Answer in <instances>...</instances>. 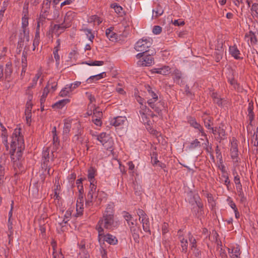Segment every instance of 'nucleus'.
Returning <instances> with one entry per match:
<instances>
[{"label": "nucleus", "mask_w": 258, "mask_h": 258, "mask_svg": "<svg viewBox=\"0 0 258 258\" xmlns=\"http://www.w3.org/2000/svg\"><path fill=\"white\" fill-rule=\"evenodd\" d=\"M8 134L7 132H2L1 135V138L2 143L4 145L7 150H9V143L8 141Z\"/></svg>", "instance_id": "nucleus-37"}, {"label": "nucleus", "mask_w": 258, "mask_h": 258, "mask_svg": "<svg viewBox=\"0 0 258 258\" xmlns=\"http://www.w3.org/2000/svg\"><path fill=\"white\" fill-rule=\"evenodd\" d=\"M230 155L233 165L235 167L239 166L240 159L239 157V151L238 149V141L235 138H233L230 147Z\"/></svg>", "instance_id": "nucleus-8"}, {"label": "nucleus", "mask_w": 258, "mask_h": 258, "mask_svg": "<svg viewBox=\"0 0 258 258\" xmlns=\"http://www.w3.org/2000/svg\"><path fill=\"white\" fill-rule=\"evenodd\" d=\"M141 220L142 223L143 230L146 232L150 233V222L148 217H144Z\"/></svg>", "instance_id": "nucleus-28"}, {"label": "nucleus", "mask_w": 258, "mask_h": 258, "mask_svg": "<svg viewBox=\"0 0 258 258\" xmlns=\"http://www.w3.org/2000/svg\"><path fill=\"white\" fill-rule=\"evenodd\" d=\"M217 134L218 135V138L220 140H224L226 137V132L224 128V125L221 124L218 128H217Z\"/></svg>", "instance_id": "nucleus-35"}, {"label": "nucleus", "mask_w": 258, "mask_h": 258, "mask_svg": "<svg viewBox=\"0 0 258 258\" xmlns=\"http://www.w3.org/2000/svg\"><path fill=\"white\" fill-rule=\"evenodd\" d=\"M137 215L139 216V220L144 218V217H146L148 216L145 213V212L142 209H139L137 212Z\"/></svg>", "instance_id": "nucleus-57"}, {"label": "nucleus", "mask_w": 258, "mask_h": 258, "mask_svg": "<svg viewBox=\"0 0 258 258\" xmlns=\"http://www.w3.org/2000/svg\"><path fill=\"white\" fill-rule=\"evenodd\" d=\"M187 195L189 197V203L193 205L196 204L197 207L201 210L203 208V204L201 201V199L198 193L193 192L190 191L188 192Z\"/></svg>", "instance_id": "nucleus-13"}, {"label": "nucleus", "mask_w": 258, "mask_h": 258, "mask_svg": "<svg viewBox=\"0 0 258 258\" xmlns=\"http://www.w3.org/2000/svg\"><path fill=\"white\" fill-rule=\"evenodd\" d=\"M162 31V28L160 26H155L152 30V32L154 34H159Z\"/></svg>", "instance_id": "nucleus-61"}, {"label": "nucleus", "mask_w": 258, "mask_h": 258, "mask_svg": "<svg viewBox=\"0 0 258 258\" xmlns=\"http://www.w3.org/2000/svg\"><path fill=\"white\" fill-rule=\"evenodd\" d=\"M153 43V40L149 37H144L139 39L135 45V49L137 51L146 53L148 51L149 48Z\"/></svg>", "instance_id": "nucleus-7"}, {"label": "nucleus", "mask_w": 258, "mask_h": 258, "mask_svg": "<svg viewBox=\"0 0 258 258\" xmlns=\"http://www.w3.org/2000/svg\"><path fill=\"white\" fill-rule=\"evenodd\" d=\"M245 37L248 38V41L249 40H250L251 44H255L257 42L255 35L251 31H250L248 34H246Z\"/></svg>", "instance_id": "nucleus-45"}, {"label": "nucleus", "mask_w": 258, "mask_h": 258, "mask_svg": "<svg viewBox=\"0 0 258 258\" xmlns=\"http://www.w3.org/2000/svg\"><path fill=\"white\" fill-rule=\"evenodd\" d=\"M115 227V222L114 219V211L113 205L109 204L107 206L103 213V217L99 220L96 226V229L98 233H102L103 228L107 229H113ZM101 234H100V235Z\"/></svg>", "instance_id": "nucleus-2"}, {"label": "nucleus", "mask_w": 258, "mask_h": 258, "mask_svg": "<svg viewBox=\"0 0 258 258\" xmlns=\"http://www.w3.org/2000/svg\"><path fill=\"white\" fill-rule=\"evenodd\" d=\"M96 170L94 167H90L88 170V178L90 182H95V176L96 175Z\"/></svg>", "instance_id": "nucleus-33"}, {"label": "nucleus", "mask_w": 258, "mask_h": 258, "mask_svg": "<svg viewBox=\"0 0 258 258\" xmlns=\"http://www.w3.org/2000/svg\"><path fill=\"white\" fill-rule=\"evenodd\" d=\"M28 17L23 16L22 18V32L19 34V39L18 42V48H20L24 45L25 42L29 41V30L28 28Z\"/></svg>", "instance_id": "nucleus-5"}, {"label": "nucleus", "mask_w": 258, "mask_h": 258, "mask_svg": "<svg viewBox=\"0 0 258 258\" xmlns=\"http://www.w3.org/2000/svg\"><path fill=\"white\" fill-rule=\"evenodd\" d=\"M170 72V69L168 66H164L161 68H153L152 70V73H157L163 75H167Z\"/></svg>", "instance_id": "nucleus-20"}, {"label": "nucleus", "mask_w": 258, "mask_h": 258, "mask_svg": "<svg viewBox=\"0 0 258 258\" xmlns=\"http://www.w3.org/2000/svg\"><path fill=\"white\" fill-rule=\"evenodd\" d=\"M182 230H179L177 232L178 238L180 242V245L181 248V252L186 253L187 251L188 248V241L187 239L185 238L182 234Z\"/></svg>", "instance_id": "nucleus-15"}, {"label": "nucleus", "mask_w": 258, "mask_h": 258, "mask_svg": "<svg viewBox=\"0 0 258 258\" xmlns=\"http://www.w3.org/2000/svg\"><path fill=\"white\" fill-rule=\"evenodd\" d=\"M100 233H98V241L100 243L102 242H106L109 244L111 245H116L118 243V240L116 236L107 233L106 234H104V231L101 233V235H100Z\"/></svg>", "instance_id": "nucleus-10"}, {"label": "nucleus", "mask_w": 258, "mask_h": 258, "mask_svg": "<svg viewBox=\"0 0 258 258\" xmlns=\"http://www.w3.org/2000/svg\"><path fill=\"white\" fill-rule=\"evenodd\" d=\"M68 28L63 23L59 24H51L49 29V35L54 34L57 37L63 33L66 29Z\"/></svg>", "instance_id": "nucleus-11"}, {"label": "nucleus", "mask_w": 258, "mask_h": 258, "mask_svg": "<svg viewBox=\"0 0 258 258\" xmlns=\"http://www.w3.org/2000/svg\"><path fill=\"white\" fill-rule=\"evenodd\" d=\"M51 2V0H44L42 3L41 12L43 13L45 12L48 14H52L51 13H49Z\"/></svg>", "instance_id": "nucleus-29"}, {"label": "nucleus", "mask_w": 258, "mask_h": 258, "mask_svg": "<svg viewBox=\"0 0 258 258\" xmlns=\"http://www.w3.org/2000/svg\"><path fill=\"white\" fill-rule=\"evenodd\" d=\"M58 50H58L57 49H54L53 52V53L54 55V57L55 59L56 63H57V64H59V60H60V57L58 53Z\"/></svg>", "instance_id": "nucleus-63"}, {"label": "nucleus", "mask_w": 258, "mask_h": 258, "mask_svg": "<svg viewBox=\"0 0 258 258\" xmlns=\"http://www.w3.org/2000/svg\"><path fill=\"white\" fill-rule=\"evenodd\" d=\"M187 122L190 126L198 130L202 125L198 123L196 119L192 117H189L187 118Z\"/></svg>", "instance_id": "nucleus-38"}, {"label": "nucleus", "mask_w": 258, "mask_h": 258, "mask_svg": "<svg viewBox=\"0 0 258 258\" xmlns=\"http://www.w3.org/2000/svg\"><path fill=\"white\" fill-rule=\"evenodd\" d=\"M12 222L10 221V222L8 221V236L9 237V242L11 241L12 240L11 236L13 234V226H12Z\"/></svg>", "instance_id": "nucleus-51"}, {"label": "nucleus", "mask_w": 258, "mask_h": 258, "mask_svg": "<svg viewBox=\"0 0 258 258\" xmlns=\"http://www.w3.org/2000/svg\"><path fill=\"white\" fill-rule=\"evenodd\" d=\"M13 72L12 63L8 62L6 65L5 70V78L8 81H11V77Z\"/></svg>", "instance_id": "nucleus-22"}, {"label": "nucleus", "mask_w": 258, "mask_h": 258, "mask_svg": "<svg viewBox=\"0 0 258 258\" xmlns=\"http://www.w3.org/2000/svg\"><path fill=\"white\" fill-rule=\"evenodd\" d=\"M229 54L236 60H241L243 57L236 45L230 46L229 47Z\"/></svg>", "instance_id": "nucleus-18"}, {"label": "nucleus", "mask_w": 258, "mask_h": 258, "mask_svg": "<svg viewBox=\"0 0 258 258\" xmlns=\"http://www.w3.org/2000/svg\"><path fill=\"white\" fill-rule=\"evenodd\" d=\"M127 119L124 116H117L109 120L110 124L115 127H121L126 122Z\"/></svg>", "instance_id": "nucleus-16"}, {"label": "nucleus", "mask_w": 258, "mask_h": 258, "mask_svg": "<svg viewBox=\"0 0 258 258\" xmlns=\"http://www.w3.org/2000/svg\"><path fill=\"white\" fill-rule=\"evenodd\" d=\"M52 137H53V144L57 147L59 144V141L56 133V128L54 126L52 130Z\"/></svg>", "instance_id": "nucleus-39"}, {"label": "nucleus", "mask_w": 258, "mask_h": 258, "mask_svg": "<svg viewBox=\"0 0 258 258\" xmlns=\"http://www.w3.org/2000/svg\"><path fill=\"white\" fill-rule=\"evenodd\" d=\"M81 82L76 81L71 84L66 85V89H68V90L71 91L72 92L73 90H74V89L78 87L81 85Z\"/></svg>", "instance_id": "nucleus-47"}, {"label": "nucleus", "mask_w": 258, "mask_h": 258, "mask_svg": "<svg viewBox=\"0 0 258 258\" xmlns=\"http://www.w3.org/2000/svg\"><path fill=\"white\" fill-rule=\"evenodd\" d=\"M42 70L41 68H40L37 70V73L36 74L35 77L32 80V82H33V85H36L38 79L41 77L42 75Z\"/></svg>", "instance_id": "nucleus-50"}, {"label": "nucleus", "mask_w": 258, "mask_h": 258, "mask_svg": "<svg viewBox=\"0 0 258 258\" xmlns=\"http://www.w3.org/2000/svg\"><path fill=\"white\" fill-rule=\"evenodd\" d=\"M70 101L69 99H64L56 102L52 105L53 108L61 109L65 105L69 103Z\"/></svg>", "instance_id": "nucleus-32"}, {"label": "nucleus", "mask_w": 258, "mask_h": 258, "mask_svg": "<svg viewBox=\"0 0 258 258\" xmlns=\"http://www.w3.org/2000/svg\"><path fill=\"white\" fill-rule=\"evenodd\" d=\"M96 136V140L100 142L105 149L112 151L113 140L109 135L103 132Z\"/></svg>", "instance_id": "nucleus-9"}, {"label": "nucleus", "mask_w": 258, "mask_h": 258, "mask_svg": "<svg viewBox=\"0 0 258 258\" xmlns=\"http://www.w3.org/2000/svg\"><path fill=\"white\" fill-rule=\"evenodd\" d=\"M187 237L189 242V245L191 249H196L197 247V239L190 232L188 233Z\"/></svg>", "instance_id": "nucleus-27"}, {"label": "nucleus", "mask_w": 258, "mask_h": 258, "mask_svg": "<svg viewBox=\"0 0 258 258\" xmlns=\"http://www.w3.org/2000/svg\"><path fill=\"white\" fill-rule=\"evenodd\" d=\"M253 104L252 102H250L248 104L247 111H248V120L251 122L254 116V112L253 111Z\"/></svg>", "instance_id": "nucleus-34"}, {"label": "nucleus", "mask_w": 258, "mask_h": 258, "mask_svg": "<svg viewBox=\"0 0 258 258\" xmlns=\"http://www.w3.org/2000/svg\"><path fill=\"white\" fill-rule=\"evenodd\" d=\"M95 22H97V24L100 25L102 22V19L97 15H92L90 16L88 19V22L89 23H93Z\"/></svg>", "instance_id": "nucleus-44"}, {"label": "nucleus", "mask_w": 258, "mask_h": 258, "mask_svg": "<svg viewBox=\"0 0 258 258\" xmlns=\"http://www.w3.org/2000/svg\"><path fill=\"white\" fill-rule=\"evenodd\" d=\"M152 12V18H157L163 14L164 10L161 6L157 5L156 8L153 9Z\"/></svg>", "instance_id": "nucleus-26"}, {"label": "nucleus", "mask_w": 258, "mask_h": 258, "mask_svg": "<svg viewBox=\"0 0 258 258\" xmlns=\"http://www.w3.org/2000/svg\"><path fill=\"white\" fill-rule=\"evenodd\" d=\"M75 16L76 14L74 12L71 11L67 12L64 16L62 23L68 28L70 27Z\"/></svg>", "instance_id": "nucleus-17"}, {"label": "nucleus", "mask_w": 258, "mask_h": 258, "mask_svg": "<svg viewBox=\"0 0 258 258\" xmlns=\"http://www.w3.org/2000/svg\"><path fill=\"white\" fill-rule=\"evenodd\" d=\"M122 216L124 219L126 221L129 226L134 225V222L133 221V218L132 216L126 211L122 212Z\"/></svg>", "instance_id": "nucleus-31"}, {"label": "nucleus", "mask_w": 258, "mask_h": 258, "mask_svg": "<svg viewBox=\"0 0 258 258\" xmlns=\"http://www.w3.org/2000/svg\"><path fill=\"white\" fill-rule=\"evenodd\" d=\"M253 139L254 140L253 145L255 147L258 146V126L256 128L255 132H254Z\"/></svg>", "instance_id": "nucleus-56"}, {"label": "nucleus", "mask_w": 258, "mask_h": 258, "mask_svg": "<svg viewBox=\"0 0 258 258\" xmlns=\"http://www.w3.org/2000/svg\"><path fill=\"white\" fill-rule=\"evenodd\" d=\"M149 112H151V110L146 106H143L141 107V109L139 111L140 118L141 121L144 124L149 125L150 122L149 117L150 115Z\"/></svg>", "instance_id": "nucleus-12"}, {"label": "nucleus", "mask_w": 258, "mask_h": 258, "mask_svg": "<svg viewBox=\"0 0 258 258\" xmlns=\"http://www.w3.org/2000/svg\"><path fill=\"white\" fill-rule=\"evenodd\" d=\"M22 67H27V52L24 50L22 53Z\"/></svg>", "instance_id": "nucleus-53"}, {"label": "nucleus", "mask_w": 258, "mask_h": 258, "mask_svg": "<svg viewBox=\"0 0 258 258\" xmlns=\"http://www.w3.org/2000/svg\"><path fill=\"white\" fill-rule=\"evenodd\" d=\"M173 75V79L174 81L178 83L180 80L181 79L182 76V74L181 72L179 71L178 70H175Z\"/></svg>", "instance_id": "nucleus-52"}, {"label": "nucleus", "mask_w": 258, "mask_h": 258, "mask_svg": "<svg viewBox=\"0 0 258 258\" xmlns=\"http://www.w3.org/2000/svg\"><path fill=\"white\" fill-rule=\"evenodd\" d=\"M83 179L81 178L76 180V184L77 185V187L80 193V195L83 196L82 194L84 192V188L83 185L82 184V181Z\"/></svg>", "instance_id": "nucleus-48"}, {"label": "nucleus", "mask_w": 258, "mask_h": 258, "mask_svg": "<svg viewBox=\"0 0 258 258\" xmlns=\"http://www.w3.org/2000/svg\"><path fill=\"white\" fill-rule=\"evenodd\" d=\"M84 32H85L88 39L91 42H93V39L94 38V35L92 33V30L88 28H83L81 30Z\"/></svg>", "instance_id": "nucleus-42"}, {"label": "nucleus", "mask_w": 258, "mask_h": 258, "mask_svg": "<svg viewBox=\"0 0 258 258\" xmlns=\"http://www.w3.org/2000/svg\"><path fill=\"white\" fill-rule=\"evenodd\" d=\"M71 215H72V213H71V212L69 210H68L66 211V212L65 213L64 216H63V217L64 218V222H68L71 217Z\"/></svg>", "instance_id": "nucleus-64"}, {"label": "nucleus", "mask_w": 258, "mask_h": 258, "mask_svg": "<svg viewBox=\"0 0 258 258\" xmlns=\"http://www.w3.org/2000/svg\"><path fill=\"white\" fill-rule=\"evenodd\" d=\"M215 50L216 51L214 53L215 60L216 62H219L223 57L224 49H221L220 46V49L216 48Z\"/></svg>", "instance_id": "nucleus-36"}, {"label": "nucleus", "mask_w": 258, "mask_h": 258, "mask_svg": "<svg viewBox=\"0 0 258 258\" xmlns=\"http://www.w3.org/2000/svg\"><path fill=\"white\" fill-rule=\"evenodd\" d=\"M201 146L200 142L198 139H195L190 143L187 148L189 150H193L197 148L201 147Z\"/></svg>", "instance_id": "nucleus-43"}, {"label": "nucleus", "mask_w": 258, "mask_h": 258, "mask_svg": "<svg viewBox=\"0 0 258 258\" xmlns=\"http://www.w3.org/2000/svg\"><path fill=\"white\" fill-rule=\"evenodd\" d=\"M102 116V113L100 110L99 108L95 107L93 109V115L92 116H94V117H101Z\"/></svg>", "instance_id": "nucleus-54"}, {"label": "nucleus", "mask_w": 258, "mask_h": 258, "mask_svg": "<svg viewBox=\"0 0 258 258\" xmlns=\"http://www.w3.org/2000/svg\"><path fill=\"white\" fill-rule=\"evenodd\" d=\"M146 89L148 92L149 97L147 100V103L159 115L162 116V110L165 109L166 107L164 101L161 100L155 103L158 99L157 92H156L150 86H148Z\"/></svg>", "instance_id": "nucleus-3"}, {"label": "nucleus", "mask_w": 258, "mask_h": 258, "mask_svg": "<svg viewBox=\"0 0 258 258\" xmlns=\"http://www.w3.org/2000/svg\"><path fill=\"white\" fill-rule=\"evenodd\" d=\"M218 164V168L221 171L223 174L227 173L225 169V166L223 163V160L222 159L221 161L220 160H219Z\"/></svg>", "instance_id": "nucleus-58"}, {"label": "nucleus", "mask_w": 258, "mask_h": 258, "mask_svg": "<svg viewBox=\"0 0 258 258\" xmlns=\"http://www.w3.org/2000/svg\"><path fill=\"white\" fill-rule=\"evenodd\" d=\"M21 131L20 127H16L11 137L10 153L11 158L14 162L21 159L23 151L25 149L24 138Z\"/></svg>", "instance_id": "nucleus-1"}, {"label": "nucleus", "mask_w": 258, "mask_h": 258, "mask_svg": "<svg viewBox=\"0 0 258 258\" xmlns=\"http://www.w3.org/2000/svg\"><path fill=\"white\" fill-rule=\"evenodd\" d=\"M59 16V10L55 8L53 10L52 14H48L44 12H40V16L37 21V27L36 31V37L39 34V29L40 27H42L46 23V20H53L57 19Z\"/></svg>", "instance_id": "nucleus-4"}, {"label": "nucleus", "mask_w": 258, "mask_h": 258, "mask_svg": "<svg viewBox=\"0 0 258 258\" xmlns=\"http://www.w3.org/2000/svg\"><path fill=\"white\" fill-rule=\"evenodd\" d=\"M92 121L97 126H101L102 124L101 117H94V116H92Z\"/></svg>", "instance_id": "nucleus-59"}, {"label": "nucleus", "mask_w": 258, "mask_h": 258, "mask_svg": "<svg viewBox=\"0 0 258 258\" xmlns=\"http://www.w3.org/2000/svg\"><path fill=\"white\" fill-rule=\"evenodd\" d=\"M83 64H86L90 66H101L104 64L103 61L95 60L93 61H84Z\"/></svg>", "instance_id": "nucleus-46"}, {"label": "nucleus", "mask_w": 258, "mask_h": 258, "mask_svg": "<svg viewBox=\"0 0 258 258\" xmlns=\"http://www.w3.org/2000/svg\"><path fill=\"white\" fill-rule=\"evenodd\" d=\"M228 81L230 84V85L233 86V88L235 90H237L238 92L241 91L242 88L234 78H232L231 79H229Z\"/></svg>", "instance_id": "nucleus-41"}, {"label": "nucleus", "mask_w": 258, "mask_h": 258, "mask_svg": "<svg viewBox=\"0 0 258 258\" xmlns=\"http://www.w3.org/2000/svg\"><path fill=\"white\" fill-rule=\"evenodd\" d=\"M113 28L111 27L106 30L105 34L107 37L111 41L116 39V34L113 32Z\"/></svg>", "instance_id": "nucleus-30"}, {"label": "nucleus", "mask_w": 258, "mask_h": 258, "mask_svg": "<svg viewBox=\"0 0 258 258\" xmlns=\"http://www.w3.org/2000/svg\"><path fill=\"white\" fill-rule=\"evenodd\" d=\"M71 92L68 89H66V86L59 92V96L61 97L67 96Z\"/></svg>", "instance_id": "nucleus-60"}, {"label": "nucleus", "mask_w": 258, "mask_h": 258, "mask_svg": "<svg viewBox=\"0 0 258 258\" xmlns=\"http://www.w3.org/2000/svg\"><path fill=\"white\" fill-rule=\"evenodd\" d=\"M111 8L113 9L117 14L120 16H122L123 14L122 8L117 3H113L111 5Z\"/></svg>", "instance_id": "nucleus-40"}, {"label": "nucleus", "mask_w": 258, "mask_h": 258, "mask_svg": "<svg viewBox=\"0 0 258 258\" xmlns=\"http://www.w3.org/2000/svg\"><path fill=\"white\" fill-rule=\"evenodd\" d=\"M168 224L164 222L162 226V233L163 235L165 234L168 232Z\"/></svg>", "instance_id": "nucleus-62"}, {"label": "nucleus", "mask_w": 258, "mask_h": 258, "mask_svg": "<svg viewBox=\"0 0 258 258\" xmlns=\"http://www.w3.org/2000/svg\"><path fill=\"white\" fill-rule=\"evenodd\" d=\"M222 177L225 179L224 184L228 188L229 186L230 185V181L229 179L227 173L222 174Z\"/></svg>", "instance_id": "nucleus-55"}, {"label": "nucleus", "mask_w": 258, "mask_h": 258, "mask_svg": "<svg viewBox=\"0 0 258 258\" xmlns=\"http://www.w3.org/2000/svg\"><path fill=\"white\" fill-rule=\"evenodd\" d=\"M72 120L69 119L64 120V126L63 128V134L67 136L71 131Z\"/></svg>", "instance_id": "nucleus-24"}, {"label": "nucleus", "mask_w": 258, "mask_h": 258, "mask_svg": "<svg viewBox=\"0 0 258 258\" xmlns=\"http://www.w3.org/2000/svg\"><path fill=\"white\" fill-rule=\"evenodd\" d=\"M137 63L140 67H149L154 63V58L151 54H148L138 60Z\"/></svg>", "instance_id": "nucleus-14"}, {"label": "nucleus", "mask_w": 258, "mask_h": 258, "mask_svg": "<svg viewBox=\"0 0 258 258\" xmlns=\"http://www.w3.org/2000/svg\"><path fill=\"white\" fill-rule=\"evenodd\" d=\"M212 98L213 102L220 107H224L227 103L226 100L224 98H221L217 93H213Z\"/></svg>", "instance_id": "nucleus-19"}, {"label": "nucleus", "mask_w": 258, "mask_h": 258, "mask_svg": "<svg viewBox=\"0 0 258 258\" xmlns=\"http://www.w3.org/2000/svg\"><path fill=\"white\" fill-rule=\"evenodd\" d=\"M228 252L230 253L231 258H240V250L238 246L233 247L232 248H228Z\"/></svg>", "instance_id": "nucleus-23"}, {"label": "nucleus", "mask_w": 258, "mask_h": 258, "mask_svg": "<svg viewBox=\"0 0 258 258\" xmlns=\"http://www.w3.org/2000/svg\"><path fill=\"white\" fill-rule=\"evenodd\" d=\"M83 196L79 195L76 204V211L77 216H80L82 214L83 212Z\"/></svg>", "instance_id": "nucleus-21"}, {"label": "nucleus", "mask_w": 258, "mask_h": 258, "mask_svg": "<svg viewBox=\"0 0 258 258\" xmlns=\"http://www.w3.org/2000/svg\"><path fill=\"white\" fill-rule=\"evenodd\" d=\"M106 77V73L105 72H102L100 74H99L98 75H94L90 76L87 80V82L88 83H92L94 82H96L97 81H98L104 77Z\"/></svg>", "instance_id": "nucleus-25"}, {"label": "nucleus", "mask_w": 258, "mask_h": 258, "mask_svg": "<svg viewBox=\"0 0 258 258\" xmlns=\"http://www.w3.org/2000/svg\"><path fill=\"white\" fill-rule=\"evenodd\" d=\"M55 157L54 152L50 151L48 148L43 150L42 154L41 166L42 168L47 170V173L49 174H50L51 163Z\"/></svg>", "instance_id": "nucleus-6"}, {"label": "nucleus", "mask_w": 258, "mask_h": 258, "mask_svg": "<svg viewBox=\"0 0 258 258\" xmlns=\"http://www.w3.org/2000/svg\"><path fill=\"white\" fill-rule=\"evenodd\" d=\"M251 15L253 17L258 19V4H252L251 8Z\"/></svg>", "instance_id": "nucleus-49"}]
</instances>
